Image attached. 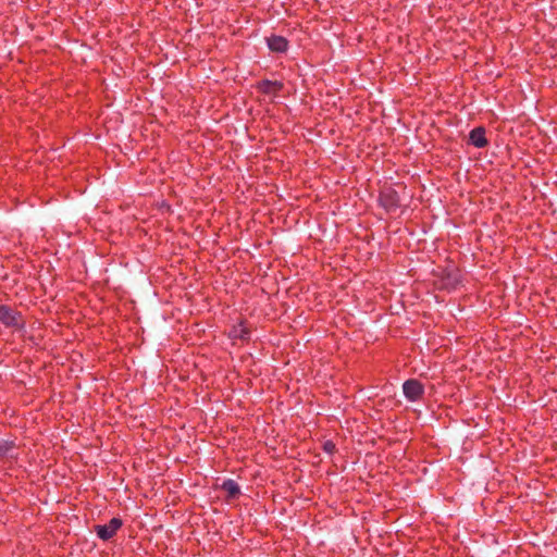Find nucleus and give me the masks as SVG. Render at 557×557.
<instances>
[{"instance_id": "f257e3e1", "label": "nucleus", "mask_w": 557, "mask_h": 557, "mask_svg": "<svg viewBox=\"0 0 557 557\" xmlns=\"http://www.w3.org/2000/svg\"><path fill=\"white\" fill-rule=\"evenodd\" d=\"M122 524V520L114 517L107 524H97L95 532L100 540L108 541L115 535Z\"/></svg>"}, {"instance_id": "f03ea898", "label": "nucleus", "mask_w": 557, "mask_h": 557, "mask_svg": "<svg viewBox=\"0 0 557 557\" xmlns=\"http://www.w3.org/2000/svg\"><path fill=\"white\" fill-rule=\"evenodd\" d=\"M403 392L407 400L414 403L423 396L424 387L418 380L410 379L404 382Z\"/></svg>"}, {"instance_id": "7ed1b4c3", "label": "nucleus", "mask_w": 557, "mask_h": 557, "mask_svg": "<svg viewBox=\"0 0 557 557\" xmlns=\"http://www.w3.org/2000/svg\"><path fill=\"white\" fill-rule=\"evenodd\" d=\"M459 283L460 273L458 269H456L455 267H449L443 271V276L440 283L441 288L451 290L455 289L459 285Z\"/></svg>"}, {"instance_id": "20e7f679", "label": "nucleus", "mask_w": 557, "mask_h": 557, "mask_svg": "<svg viewBox=\"0 0 557 557\" xmlns=\"http://www.w3.org/2000/svg\"><path fill=\"white\" fill-rule=\"evenodd\" d=\"M284 84L280 81H270V79H262L257 83L256 88L258 91L271 96V97H277L281 90L283 89Z\"/></svg>"}, {"instance_id": "39448f33", "label": "nucleus", "mask_w": 557, "mask_h": 557, "mask_svg": "<svg viewBox=\"0 0 557 557\" xmlns=\"http://www.w3.org/2000/svg\"><path fill=\"white\" fill-rule=\"evenodd\" d=\"M379 200L381 206L384 207L387 211H393L399 206L398 195L392 188L382 190Z\"/></svg>"}, {"instance_id": "423d86ee", "label": "nucleus", "mask_w": 557, "mask_h": 557, "mask_svg": "<svg viewBox=\"0 0 557 557\" xmlns=\"http://www.w3.org/2000/svg\"><path fill=\"white\" fill-rule=\"evenodd\" d=\"M0 322L5 326H16L20 323V315L8 306H0Z\"/></svg>"}, {"instance_id": "0eeeda50", "label": "nucleus", "mask_w": 557, "mask_h": 557, "mask_svg": "<svg viewBox=\"0 0 557 557\" xmlns=\"http://www.w3.org/2000/svg\"><path fill=\"white\" fill-rule=\"evenodd\" d=\"M268 47L273 52L283 53L288 49V40L283 36L272 35L267 38Z\"/></svg>"}, {"instance_id": "6e6552de", "label": "nucleus", "mask_w": 557, "mask_h": 557, "mask_svg": "<svg viewBox=\"0 0 557 557\" xmlns=\"http://www.w3.org/2000/svg\"><path fill=\"white\" fill-rule=\"evenodd\" d=\"M469 141L476 148H483L487 145L485 137V129L483 127H475L469 134Z\"/></svg>"}, {"instance_id": "1a4fd4ad", "label": "nucleus", "mask_w": 557, "mask_h": 557, "mask_svg": "<svg viewBox=\"0 0 557 557\" xmlns=\"http://www.w3.org/2000/svg\"><path fill=\"white\" fill-rule=\"evenodd\" d=\"M0 457L14 459L17 457V447L12 441H0Z\"/></svg>"}, {"instance_id": "9d476101", "label": "nucleus", "mask_w": 557, "mask_h": 557, "mask_svg": "<svg viewBox=\"0 0 557 557\" xmlns=\"http://www.w3.org/2000/svg\"><path fill=\"white\" fill-rule=\"evenodd\" d=\"M223 491L227 493V495L232 498L236 497L239 493V486L234 480H225L222 484Z\"/></svg>"}, {"instance_id": "9b49d317", "label": "nucleus", "mask_w": 557, "mask_h": 557, "mask_svg": "<svg viewBox=\"0 0 557 557\" xmlns=\"http://www.w3.org/2000/svg\"><path fill=\"white\" fill-rule=\"evenodd\" d=\"M247 335H248V332H247L246 327L244 326V324H242V323L233 326V329L230 332V336L232 338L245 339L247 337Z\"/></svg>"}, {"instance_id": "f8f14e48", "label": "nucleus", "mask_w": 557, "mask_h": 557, "mask_svg": "<svg viewBox=\"0 0 557 557\" xmlns=\"http://www.w3.org/2000/svg\"><path fill=\"white\" fill-rule=\"evenodd\" d=\"M335 444L332 441H326L323 444V450L329 455H332L335 451Z\"/></svg>"}]
</instances>
